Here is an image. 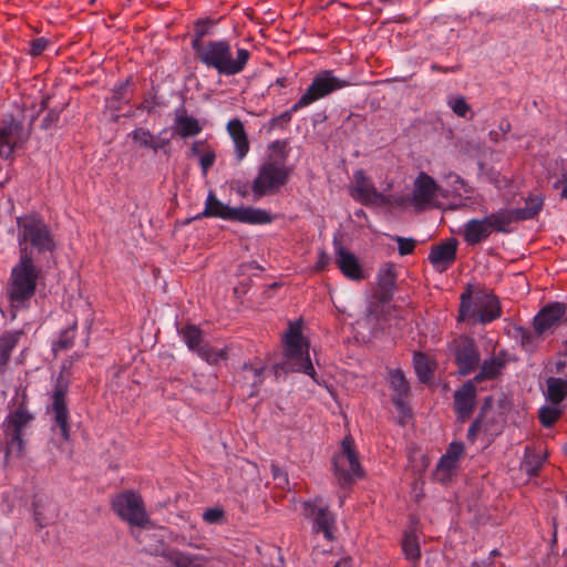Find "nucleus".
I'll list each match as a JSON object with an SVG mask.
<instances>
[{
	"instance_id": "obj_45",
	"label": "nucleus",
	"mask_w": 567,
	"mask_h": 567,
	"mask_svg": "<svg viewBox=\"0 0 567 567\" xmlns=\"http://www.w3.org/2000/svg\"><path fill=\"white\" fill-rule=\"evenodd\" d=\"M447 105L451 110L461 117H465L470 111V105L463 96L454 95L449 97Z\"/></svg>"
},
{
	"instance_id": "obj_4",
	"label": "nucleus",
	"mask_w": 567,
	"mask_h": 567,
	"mask_svg": "<svg viewBox=\"0 0 567 567\" xmlns=\"http://www.w3.org/2000/svg\"><path fill=\"white\" fill-rule=\"evenodd\" d=\"M194 52L204 65L226 76L241 73L251 55L249 50L237 48L236 56L234 58L231 45L225 39L210 40L204 45L196 48Z\"/></svg>"
},
{
	"instance_id": "obj_49",
	"label": "nucleus",
	"mask_w": 567,
	"mask_h": 567,
	"mask_svg": "<svg viewBox=\"0 0 567 567\" xmlns=\"http://www.w3.org/2000/svg\"><path fill=\"white\" fill-rule=\"evenodd\" d=\"M303 107L305 106H299L298 101H297L289 110L285 111L279 116L275 117L272 121L274 122L281 121V122L288 123L291 121L293 113L298 112L299 110H301Z\"/></svg>"
},
{
	"instance_id": "obj_12",
	"label": "nucleus",
	"mask_w": 567,
	"mask_h": 567,
	"mask_svg": "<svg viewBox=\"0 0 567 567\" xmlns=\"http://www.w3.org/2000/svg\"><path fill=\"white\" fill-rule=\"evenodd\" d=\"M31 420V415L24 410H17L10 413L3 424L4 434V460L9 464L12 460L22 455L24 442L22 431Z\"/></svg>"
},
{
	"instance_id": "obj_19",
	"label": "nucleus",
	"mask_w": 567,
	"mask_h": 567,
	"mask_svg": "<svg viewBox=\"0 0 567 567\" xmlns=\"http://www.w3.org/2000/svg\"><path fill=\"white\" fill-rule=\"evenodd\" d=\"M464 453L462 443L452 442L444 455L440 458L436 467L435 478L439 482L445 483L451 480L457 468L460 457Z\"/></svg>"
},
{
	"instance_id": "obj_44",
	"label": "nucleus",
	"mask_w": 567,
	"mask_h": 567,
	"mask_svg": "<svg viewBox=\"0 0 567 567\" xmlns=\"http://www.w3.org/2000/svg\"><path fill=\"white\" fill-rule=\"evenodd\" d=\"M171 144V136L168 134V128H163L156 136H153V143L151 145V150L155 153L158 151H163L165 154H168L167 147Z\"/></svg>"
},
{
	"instance_id": "obj_59",
	"label": "nucleus",
	"mask_w": 567,
	"mask_h": 567,
	"mask_svg": "<svg viewBox=\"0 0 567 567\" xmlns=\"http://www.w3.org/2000/svg\"><path fill=\"white\" fill-rule=\"evenodd\" d=\"M472 567H489L488 564L484 563V561H481V563H473Z\"/></svg>"
},
{
	"instance_id": "obj_29",
	"label": "nucleus",
	"mask_w": 567,
	"mask_h": 567,
	"mask_svg": "<svg viewBox=\"0 0 567 567\" xmlns=\"http://www.w3.org/2000/svg\"><path fill=\"white\" fill-rule=\"evenodd\" d=\"M190 154L198 157L203 175L206 176L216 161L215 148L206 141L200 140L193 143Z\"/></svg>"
},
{
	"instance_id": "obj_21",
	"label": "nucleus",
	"mask_w": 567,
	"mask_h": 567,
	"mask_svg": "<svg viewBox=\"0 0 567 567\" xmlns=\"http://www.w3.org/2000/svg\"><path fill=\"white\" fill-rule=\"evenodd\" d=\"M456 362L462 374H468L480 362V353L473 339H462L456 349Z\"/></svg>"
},
{
	"instance_id": "obj_3",
	"label": "nucleus",
	"mask_w": 567,
	"mask_h": 567,
	"mask_svg": "<svg viewBox=\"0 0 567 567\" xmlns=\"http://www.w3.org/2000/svg\"><path fill=\"white\" fill-rule=\"evenodd\" d=\"M42 270L35 265L33 257L19 256L11 268L6 293L13 310L24 309L33 298Z\"/></svg>"
},
{
	"instance_id": "obj_27",
	"label": "nucleus",
	"mask_w": 567,
	"mask_h": 567,
	"mask_svg": "<svg viewBox=\"0 0 567 567\" xmlns=\"http://www.w3.org/2000/svg\"><path fill=\"white\" fill-rule=\"evenodd\" d=\"M491 234L492 229L486 217L483 219H471L464 225V239L468 245L480 244Z\"/></svg>"
},
{
	"instance_id": "obj_17",
	"label": "nucleus",
	"mask_w": 567,
	"mask_h": 567,
	"mask_svg": "<svg viewBox=\"0 0 567 567\" xmlns=\"http://www.w3.org/2000/svg\"><path fill=\"white\" fill-rule=\"evenodd\" d=\"M440 186L427 174L420 173L414 182L412 204L415 209L423 210L433 205Z\"/></svg>"
},
{
	"instance_id": "obj_54",
	"label": "nucleus",
	"mask_w": 567,
	"mask_h": 567,
	"mask_svg": "<svg viewBox=\"0 0 567 567\" xmlns=\"http://www.w3.org/2000/svg\"><path fill=\"white\" fill-rule=\"evenodd\" d=\"M127 81L126 82H123L121 84H118L115 89H114V94L115 96H117L118 99H124L125 97V91L127 89Z\"/></svg>"
},
{
	"instance_id": "obj_23",
	"label": "nucleus",
	"mask_w": 567,
	"mask_h": 567,
	"mask_svg": "<svg viewBox=\"0 0 567 567\" xmlns=\"http://www.w3.org/2000/svg\"><path fill=\"white\" fill-rule=\"evenodd\" d=\"M336 262L340 271L348 279L354 281L364 279V272L358 258L341 246L336 251Z\"/></svg>"
},
{
	"instance_id": "obj_37",
	"label": "nucleus",
	"mask_w": 567,
	"mask_h": 567,
	"mask_svg": "<svg viewBox=\"0 0 567 567\" xmlns=\"http://www.w3.org/2000/svg\"><path fill=\"white\" fill-rule=\"evenodd\" d=\"M415 373L421 382H427L432 378V362L423 353H415L413 358Z\"/></svg>"
},
{
	"instance_id": "obj_9",
	"label": "nucleus",
	"mask_w": 567,
	"mask_h": 567,
	"mask_svg": "<svg viewBox=\"0 0 567 567\" xmlns=\"http://www.w3.org/2000/svg\"><path fill=\"white\" fill-rule=\"evenodd\" d=\"M168 530L159 526L155 529V544L147 546V551L154 556L163 557L173 567H213V557L209 555L190 554L177 548H167L165 538Z\"/></svg>"
},
{
	"instance_id": "obj_18",
	"label": "nucleus",
	"mask_w": 567,
	"mask_h": 567,
	"mask_svg": "<svg viewBox=\"0 0 567 567\" xmlns=\"http://www.w3.org/2000/svg\"><path fill=\"white\" fill-rule=\"evenodd\" d=\"M566 313V305L550 302L545 306L534 318V329L537 334H544L556 328Z\"/></svg>"
},
{
	"instance_id": "obj_35",
	"label": "nucleus",
	"mask_w": 567,
	"mask_h": 567,
	"mask_svg": "<svg viewBox=\"0 0 567 567\" xmlns=\"http://www.w3.org/2000/svg\"><path fill=\"white\" fill-rule=\"evenodd\" d=\"M196 353L202 360L206 361L208 364H217L220 361L226 360L228 355L226 348L217 349L207 343H203L202 347L198 348Z\"/></svg>"
},
{
	"instance_id": "obj_40",
	"label": "nucleus",
	"mask_w": 567,
	"mask_h": 567,
	"mask_svg": "<svg viewBox=\"0 0 567 567\" xmlns=\"http://www.w3.org/2000/svg\"><path fill=\"white\" fill-rule=\"evenodd\" d=\"M265 365L261 363H245L243 367V378L250 382L252 386H258L264 380Z\"/></svg>"
},
{
	"instance_id": "obj_31",
	"label": "nucleus",
	"mask_w": 567,
	"mask_h": 567,
	"mask_svg": "<svg viewBox=\"0 0 567 567\" xmlns=\"http://www.w3.org/2000/svg\"><path fill=\"white\" fill-rule=\"evenodd\" d=\"M489 227L495 231L505 233L513 221H517L514 209H499L498 212L486 216Z\"/></svg>"
},
{
	"instance_id": "obj_52",
	"label": "nucleus",
	"mask_w": 567,
	"mask_h": 567,
	"mask_svg": "<svg viewBox=\"0 0 567 567\" xmlns=\"http://www.w3.org/2000/svg\"><path fill=\"white\" fill-rule=\"evenodd\" d=\"M173 539L178 542L179 544L186 545V546H188L190 548L204 549V546L202 544H198L196 538H194V537H189V539H187L185 536H181L179 538L175 537Z\"/></svg>"
},
{
	"instance_id": "obj_8",
	"label": "nucleus",
	"mask_w": 567,
	"mask_h": 567,
	"mask_svg": "<svg viewBox=\"0 0 567 567\" xmlns=\"http://www.w3.org/2000/svg\"><path fill=\"white\" fill-rule=\"evenodd\" d=\"M202 217H216L225 220H235L252 225L269 224L271 215L264 209L255 207H230L220 202L213 192H209L205 202Z\"/></svg>"
},
{
	"instance_id": "obj_41",
	"label": "nucleus",
	"mask_w": 567,
	"mask_h": 567,
	"mask_svg": "<svg viewBox=\"0 0 567 567\" xmlns=\"http://www.w3.org/2000/svg\"><path fill=\"white\" fill-rule=\"evenodd\" d=\"M402 549L408 559L417 560L420 558V547L417 538L413 532H406L404 534Z\"/></svg>"
},
{
	"instance_id": "obj_43",
	"label": "nucleus",
	"mask_w": 567,
	"mask_h": 567,
	"mask_svg": "<svg viewBox=\"0 0 567 567\" xmlns=\"http://www.w3.org/2000/svg\"><path fill=\"white\" fill-rule=\"evenodd\" d=\"M560 413H561V411L558 408V405L553 404V406H543L539 410L540 423L544 426L549 427L558 420V417L560 416Z\"/></svg>"
},
{
	"instance_id": "obj_55",
	"label": "nucleus",
	"mask_w": 567,
	"mask_h": 567,
	"mask_svg": "<svg viewBox=\"0 0 567 567\" xmlns=\"http://www.w3.org/2000/svg\"><path fill=\"white\" fill-rule=\"evenodd\" d=\"M480 426H481V421L480 420H475L473 422V424L468 429L467 436H468L470 440H474L475 439L476 432L480 430Z\"/></svg>"
},
{
	"instance_id": "obj_2",
	"label": "nucleus",
	"mask_w": 567,
	"mask_h": 567,
	"mask_svg": "<svg viewBox=\"0 0 567 567\" xmlns=\"http://www.w3.org/2000/svg\"><path fill=\"white\" fill-rule=\"evenodd\" d=\"M17 240L19 256L32 257L53 254L58 249V240L49 224L35 214H27L17 218Z\"/></svg>"
},
{
	"instance_id": "obj_34",
	"label": "nucleus",
	"mask_w": 567,
	"mask_h": 567,
	"mask_svg": "<svg viewBox=\"0 0 567 567\" xmlns=\"http://www.w3.org/2000/svg\"><path fill=\"white\" fill-rule=\"evenodd\" d=\"M178 333L182 340L187 346L188 350L193 352H197L198 348L203 344V334L198 327L193 324H187L181 329H178Z\"/></svg>"
},
{
	"instance_id": "obj_39",
	"label": "nucleus",
	"mask_w": 567,
	"mask_h": 567,
	"mask_svg": "<svg viewBox=\"0 0 567 567\" xmlns=\"http://www.w3.org/2000/svg\"><path fill=\"white\" fill-rule=\"evenodd\" d=\"M215 22L209 19L197 20L194 25V37L192 40V48L196 50L200 45H204L206 42H203V38L210 33Z\"/></svg>"
},
{
	"instance_id": "obj_58",
	"label": "nucleus",
	"mask_w": 567,
	"mask_h": 567,
	"mask_svg": "<svg viewBox=\"0 0 567 567\" xmlns=\"http://www.w3.org/2000/svg\"><path fill=\"white\" fill-rule=\"evenodd\" d=\"M539 465H540V464L538 463V464H537V466H535V467L530 468V467H528V466H529V462H527V463H526V471H527L529 474H536V472H537V470H538Z\"/></svg>"
},
{
	"instance_id": "obj_33",
	"label": "nucleus",
	"mask_w": 567,
	"mask_h": 567,
	"mask_svg": "<svg viewBox=\"0 0 567 567\" xmlns=\"http://www.w3.org/2000/svg\"><path fill=\"white\" fill-rule=\"evenodd\" d=\"M21 336V331H9L0 337V365L7 364Z\"/></svg>"
},
{
	"instance_id": "obj_24",
	"label": "nucleus",
	"mask_w": 567,
	"mask_h": 567,
	"mask_svg": "<svg viewBox=\"0 0 567 567\" xmlns=\"http://www.w3.org/2000/svg\"><path fill=\"white\" fill-rule=\"evenodd\" d=\"M476 389L472 381L466 382L454 394V406L458 419H467L475 405Z\"/></svg>"
},
{
	"instance_id": "obj_6",
	"label": "nucleus",
	"mask_w": 567,
	"mask_h": 567,
	"mask_svg": "<svg viewBox=\"0 0 567 567\" xmlns=\"http://www.w3.org/2000/svg\"><path fill=\"white\" fill-rule=\"evenodd\" d=\"M79 359L80 355L74 353L62 363L60 374L51 392V404L48 408V412L52 415L54 423L53 429L58 427L60 430L64 441L70 440V413L66 404L69 375L71 374L73 363Z\"/></svg>"
},
{
	"instance_id": "obj_53",
	"label": "nucleus",
	"mask_w": 567,
	"mask_h": 567,
	"mask_svg": "<svg viewBox=\"0 0 567 567\" xmlns=\"http://www.w3.org/2000/svg\"><path fill=\"white\" fill-rule=\"evenodd\" d=\"M329 262V256L324 251H320L315 268L319 271L324 270Z\"/></svg>"
},
{
	"instance_id": "obj_57",
	"label": "nucleus",
	"mask_w": 567,
	"mask_h": 567,
	"mask_svg": "<svg viewBox=\"0 0 567 567\" xmlns=\"http://www.w3.org/2000/svg\"><path fill=\"white\" fill-rule=\"evenodd\" d=\"M454 181L456 184H460L461 188L464 190V194L470 193V189L467 188L466 183L457 175H454Z\"/></svg>"
},
{
	"instance_id": "obj_26",
	"label": "nucleus",
	"mask_w": 567,
	"mask_h": 567,
	"mask_svg": "<svg viewBox=\"0 0 567 567\" xmlns=\"http://www.w3.org/2000/svg\"><path fill=\"white\" fill-rule=\"evenodd\" d=\"M173 130L182 138H186L198 135L203 125L196 117L188 115L185 109H178L175 111Z\"/></svg>"
},
{
	"instance_id": "obj_15",
	"label": "nucleus",
	"mask_w": 567,
	"mask_h": 567,
	"mask_svg": "<svg viewBox=\"0 0 567 567\" xmlns=\"http://www.w3.org/2000/svg\"><path fill=\"white\" fill-rule=\"evenodd\" d=\"M350 195L363 205L385 206L390 203L386 195L380 193L370 177L362 169L353 173V184L350 187Z\"/></svg>"
},
{
	"instance_id": "obj_13",
	"label": "nucleus",
	"mask_w": 567,
	"mask_h": 567,
	"mask_svg": "<svg viewBox=\"0 0 567 567\" xmlns=\"http://www.w3.org/2000/svg\"><path fill=\"white\" fill-rule=\"evenodd\" d=\"M350 82L338 78L331 70H322L312 79L311 84L308 86L306 92L298 100L299 106H309L316 101L326 97L327 95L347 87Z\"/></svg>"
},
{
	"instance_id": "obj_56",
	"label": "nucleus",
	"mask_w": 567,
	"mask_h": 567,
	"mask_svg": "<svg viewBox=\"0 0 567 567\" xmlns=\"http://www.w3.org/2000/svg\"><path fill=\"white\" fill-rule=\"evenodd\" d=\"M333 567H352V559L349 556L340 558Z\"/></svg>"
},
{
	"instance_id": "obj_50",
	"label": "nucleus",
	"mask_w": 567,
	"mask_h": 567,
	"mask_svg": "<svg viewBox=\"0 0 567 567\" xmlns=\"http://www.w3.org/2000/svg\"><path fill=\"white\" fill-rule=\"evenodd\" d=\"M48 41L44 38H38L32 41L30 53L32 55H40L47 48Z\"/></svg>"
},
{
	"instance_id": "obj_46",
	"label": "nucleus",
	"mask_w": 567,
	"mask_h": 567,
	"mask_svg": "<svg viewBox=\"0 0 567 567\" xmlns=\"http://www.w3.org/2000/svg\"><path fill=\"white\" fill-rule=\"evenodd\" d=\"M130 136L140 146L151 148L154 135L150 132V130L138 127V128H135L134 131H132Z\"/></svg>"
},
{
	"instance_id": "obj_48",
	"label": "nucleus",
	"mask_w": 567,
	"mask_h": 567,
	"mask_svg": "<svg viewBox=\"0 0 567 567\" xmlns=\"http://www.w3.org/2000/svg\"><path fill=\"white\" fill-rule=\"evenodd\" d=\"M395 241L398 243V250L401 256L412 254L415 248V240L413 238L398 236Z\"/></svg>"
},
{
	"instance_id": "obj_22",
	"label": "nucleus",
	"mask_w": 567,
	"mask_h": 567,
	"mask_svg": "<svg viewBox=\"0 0 567 567\" xmlns=\"http://www.w3.org/2000/svg\"><path fill=\"white\" fill-rule=\"evenodd\" d=\"M226 130L233 141L236 158L241 162L250 150L245 126L239 118H233L228 121Z\"/></svg>"
},
{
	"instance_id": "obj_1",
	"label": "nucleus",
	"mask_w": 567,
	"mask_h": 567,
	"mask_svg": "<svg viewBox=\"0 0 567 567\" xmlns=\"http://www.w3.org/2000/svg\"><path fill=\"white\" fill-rule=\"evenodd\" d=\"M268 148L269 154L259 165L257 176L251 184V190L256 199L279 192L291 175V168L287 164L286 144L281 141H275Z\"/></svg>"
},
{
	"instance_id": "obj_11",
	"label": "nucleus",
	"mask_w": 567,
	"mask_h": 567,
	"mask_svg": "<svg viewBox=\"0 0 567 567\" xmlns=\"http://www.w3.org/2000/svg\"><path fill=\"white\" fill-rule=\"evenodd\" d=\"M334 475L341 485H348L363 476L353 439L348 435L341 441L340 450L332 457Z\"/></svg>"
},
{
	"instance_id": "obj_14",
	"label": "nucleus",
	"mask_w": 567,
	"mask_h": 567,
	"mask_svg": "<svg viewBox=\"0 0 567 567\" xmlns=\"http://www.w3.org/2000/svg\"><path fill=\"white\" fill-rule=\"evenodd\" d=\"M29 135V130L21 122L12 116L6 118L0 126V156L11 157L16 150L22 147Z\"/></svg>"
},
{
	"instance_id": "obj_42",
	"label": "nucleus",
	"mask_w": 567,
	"mask_h": 567,
	"mask_svg": "<svg viewBox=\"0 0 567 567\" xmlns=\"http://www.w3.org/2000/svg\"><path fill=\"white\" fill-rule=\"evenodd\" d=\"M395 268L392 264L383 265L378 272V281L382 288H390L395 281Z\"/></svg>"
},
{
	"instance_id": "obj_25",
	"label": "nucleus",
	"mask_w": 567,
	"mask_h": 567,
	"mask_svg": "<svg viewBox=\"0 0 567 567\" xmlns=\"http://www.w3.org/2000/svg\"><path fill=\"white\" fill-rule=\"evenodd\" d=\"M389 383L391 389L394 391L392 396L393 404L402 414H406L409 409L404 402V399L409 393V383L401 370H392L389 372Z\"/></svg>"
},
{
	"instance_id": "obj_38",
	"label": "nucleus",
	"mask_w": 567,
	"mask_h": 567,
	"mask_svg": "<svg viewBox=\"0 0 567 567\" xmlns=\"http://www.w3.org/2000/svg\"><path fill=\"white\" fill-rule=\"evenodd\" d=\"M543 207L540 197H530L526 200L523 208L514 209L518 220H527L534 218Z\"/></svg>"
},
{
	"instance_id": "obj_20",
	"label": "nucleus",
	"mask_w": 567,
	"mask_h": 567,
	"mask_svg": "<svg viewBox=\"0 0 567 567\" xmlns=\"http://www.w3.org/2000/svg\"><path fill=\"white\" fill-rule=\"evenodd\" d=\"M427 258L436 271H445L456 259L455 240H447L433 246Z\"/></svg>"
},
{
	"instance_id": "obj_32",
	"label": "nucleus",
	"mask_w": 567,
	"mask_h": 567,
	"mask_svg": "<svg viewBox=\"0 0 567 567\" xmlns=\"http://www.w3.org/2000/svg\"><path fill=\"white\" fill-rule=\"evenodd\" d=\"M546 395L551 404L559 405L567 395V381L560 378H549Z\"/></svg>"
},
{
	"instance_id": "obj_51",
	"label": "nucleus",
	"mask_w": 567,
	"mask_h": 567,
	"mask_svg": "<svg viewBox=\"0 0 567 567\" xmlns=\"http://www.w3.org/2000/svg\"><path fill=\"white\" fill-rule=\"evenodd\" d=\"M553 188L560 189L561 198L567 200V174H563L560 178L554 182Z\"/></svg>"
},
{
	"instance_id": "obj_10",
	"label": "nucleus",
	"mask_w": 567,
	"mask_h": 567,
	"mask_svg": "<svg viewBox=\"0 0 567 567\" xmlns=\"http://www.w3.org/2000/svg\"><path fill=\"white\" fill-rule=\"evenodd\" d=\"M114 513L131 526L152 529L154 537L155 527L150 519L144 502L140 494L134 491H125L115 495L111 502Z\"/></svg>"
},
{
	"instance_id": "obj_47",
	"label": "nucleus",
	"mask_w": 567,
	"mask_h": 567,
	"mask_svg": "<svg viewBox=\"0 0 567 567\" xmlns=\"http://www.w3.org/2000/svg\"><path fill=\"white\" fill-rule=\"evenodd\" d=\"M203 520L207 524H223L225 511L221 507H209L203 513Z\"/></svg>"
},
{
	"instance_id": "obj_7",
	"label": "nucleus",
	"mask_w": 567,
	"mask_h": 567,
	"mask_svg": "<svg viewBox=\"0 0 567 567\" xmlns=\"http://www.w3.org/2000/svg\"><path fill=\"white\" fill-rule=\"evenodd\" d=\"M501 316L499 302L493 293L470 289L461 295L460 319L472 323H488Z\"/></svg>"
},
{
	"instance_id": "obj_16",
	"label": "nucleus",
	"mask_w": 567,
	"mask_h": 567,
	"mask_svg": "<svg viewBox=\"0 0 567 567\" xmlns=\"http://www.w3.org/2000/svg\"><path fill=\"white\" fill-rule=\"evenodd\" d=\"M306 516L313 522L315 532H322L328 540L333 539L334 517L328 506L321 501L306 502L303 504Z\"/></svg>"
},
{
	"instance_id": "obj_36",
	"label": "nucleus",
	"mask_w": 567,
	"mask_h": 567,
	"mask_svg": "<svg viewBox=\"0 0 567 567\" xmlns=\"http://www.w3.org/2000/svg\"><path fill=\"white\" fill-rule=\"evenodd\" d=\"M76 334V322L61 331L59 338L52 342V351L56 355L59 352L70 349L74 344Z\"/></svg>"
},
{
	"instance_id": "obj_5",
	"label": "nucleus",
	"mask_w": 567,
	"mask_h": 567,
	"mask_svg": "<svg viewBox=\"0 0 567 567\" xmlns=\"http://www.w3.org/2000/svg\"><path fill=\"white\" fill-rule=\"evenodd\" d=\"M284 355L281 369L285 372H302L318 383L309 355V342L302 334L300 320L289 322L288 330L284 334Z\"/></svg>"
},
{
	"instance_id": "obj_30",
	"label": "nucleus",
	"mask_w": 567,
	"mask_h": 567,
	"mask_svg": "<svg viewBox=\"0 0 567 567\" xmlns=\"http://www.w3.org/2000/svg\"><path fill=\"white\" fill-rule=\"evenodd\" d=\"M506 365V353L499 352L492 358L485 360L480 373L475 377L476 381L495 379Z\"/></svg>"
},
{
	"instance_id": "obj_28",
	"label": "nucleus",
	"mask_w": 567,
	"mask_h": 567,
	"mask_svg": "<svg viewBox=\"0 0 567 567\" xmlns=\"http://www.w3.org/2000/svg\"><path fill=\"white\" fill-rule=\"evenodd\" d=\"M34 520L44 527L56 518L55 505L48 497H35L32 502Z\"/></svg>"
}]
</instances>
